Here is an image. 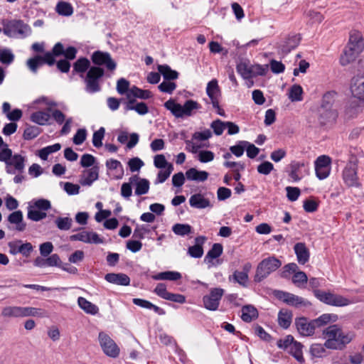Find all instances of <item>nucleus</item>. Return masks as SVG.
<instances>
[{
  "instance_id": "nucleus-1",
  "label": "nucleus",
  "mask_w": 364,
  "mask_h": 364,
  "mask_svg": "<svg viewBox=\"0 0 364 364\" xmlns=\"http://www.w3.org/2000/svg\"><path fill=\"white\" fill-rule=\"evenodd\" d=\"M12 153L8 144H5V147L0 151V161L5 163L7 173H23L26 166V156L19 154L13 155Z\"/></svg>"
},
{
  "instance_id": "nucleus-2",
  "label": "nucleus",
  "mask_w": 364,
  "mask_h": 364,
  "mask_svg": "<svg viewBox=\"0 0 364 364\" xmlns=\"http://www.w3.org/2000/svg\"><path fill=\"white\" fill-rule=\"evenodd\" d=\"M323 333L326 338L324 343L326 348L341 350L350 341V339L343 334L337 325L328 326L324 330Z\"/></svg>"
},
{
  "instance_id": "nucleus-3",
  "label": "nucleus",
  "mask_w": 364,
  "mask_h": 364,
  "mask_svg": "<svg viewBox=\"0 0 364 364\" xmlns=\"http://www.w3.org/2000/svg\"><path fill=\"white\" fill-rule=\"evenodd\" d=\"M343 183L348 188H361L363 184L358 176V161L352 156L344 166L341 173Z\"/></svg>"
},
{
  "instance_id": "nucleus-4",
  "label": "nucleus",
  "mask_w": 364,
  "mask_h": 364,
  "mask_svg": "<svg viewBox=\"0 0 364 364\" xmlns=\"http://www.w3.org/2000/svg\"><path fill=\"white\" fill-rule=\"evenodd\" d=\"M164 107L176 118L191 116L193 110L200 108V105L192 100L186 101L184 105H181L176 103L175 100L170 99L164 103Z\"/></svg>"
},
{
  "instance_id": "nucleus-5",
  "label": "nucleus",
  "mask_w": 364,
  "mask_h": 364,
  "mask_svg": "<svg viewBox=\"0 0 364 364\" xmlns=\"http://www.w3.org/2000/svg\"><path fill=\"white\" fill-rule=\"evenodd\" d=\"M282 263L274 256L263 259L257 265L255 275V282H260L271 273L278 269Z\"/></svg>"
},
{
  "instance_id": "nucleus-6",
  "label": "nucleus",
  "mask_w": 364,
  "mask_h": 364,
  "mask_svg": "<svg viewBox=\"0 0 364 364\" xmlns=\"http://www.w3.org/2000/svg\"><path fill=\"white\" fill-rule=\"evenodd\" d=\"M3 32L10 38H25L31 34L30 26L22 20H10L3 21Z\"/></svg>"
},
{
  "instance_id": "nucleus-7",
  "label": "nucleus",
  "mask_w": 364,
  "mask_h": 364,
  "mask_svg": "<svg viewBox=\"0 0 364 364\" xmlns=\"http://www.w3.org/2000/svg\"><path fill=\"white\" fill-rule=\"evenodd\" d=\"M104 75L105 70L103 68L95 66L90 67L84 78L85 91L90 94L100 92L101 90L100 80Z\"/></svg>"
},
{
  "instance_id": "nucleus-8",
  "label": "nucleus",
  "mask_w": 364,
  "mask_h": 364,
  "mask_svg": "<svg viewBox=\"0 0 364 364\" xmlns=\"http://www.w3.org/2000/svg\"><path fill=\"white\" fill-rule=\"evenodd\" d=\"M314 295L323 303L333 306H346L352 303L348 298L341 295L326 292L324 291L316 289L314 290Z\"/></svg>"
},
{
  "instance_id": "nucleus-9",
  "label": "nucleus",
  "mask_w": 364,
  "mask_h": 364,
  "mask_svg": "<svg viewBox=\"0 0 364 364\" xmlns=\"http://www.w3.org/2000/svg\"><path fill=\"white\" fill-rule=\"evenodd\" d=\"M206 93L210 100L213 107L216 109L217 114L225 117V111L220 107L221 91L218 86L217 80L213 79L208 83L206 87Z\"/></svg>"
},
{
  "instance_id": "nucleus-10",
  "label": "nucleus",
  "mask_w": 364,
  "mask_h": 364,
  "mask_svg": "<svg viewBox=\"0 0 364 364\" xmlns=\"http://www.w3.org/2000/svg\"><path fill=\"white\" fill-rule=\"evenodd\" d=\"M99 342L104 353L110 358H117L119 354V348L116 343L105 332L98 336Z\"/></svg>"
},
{
  "instance_id": "nucleus-11",
  "label": "nucleus",
  "mask_w": 364,
  "mask_h": 364,
  "mask_svg": "<svg viewBox=\"0 0 364 364\" xmlns=\"http://www.w3.org/2000/svg\"><path fill=\"white\" fill-rule=\"evenodd\" d=\"M331 159L327 155L319 156L315 161L316 177L320 180L326 178L331 173Z\"/></svg>"
},
{
  "instance_id": "nucleus-12",
  "label": "nucleus",
  "mask_w": 364,
  "mask_h": 364,
  "mask_svg": "<svg viewBox=\"0 0 364 364\" xmlns=\"http://www.w3.org/2000/svg\"><path fill=\"white\" fill-rule=\"evenodd\" d=\"M223 294L224 290L221 288L212 289L210 294L203 298L205 308L210 311L217 310Z\"/></svg>"
},
{
  "instance_id": "nucleus-13",
  "label": "nucleus",
  "mask_w": 364,
  "mask_h": 364,
  "mask_svg": "<svg viewBox=\"0 0 364 364\" xmlns=\"http://www.w3.org/2000/svg\"><path fill=\"white\" fill-rule=\"evenodd\" d=\"M92 63L96 65V67L105 65L109 70H115L117 67L116 63L112 60L111 55L107 52H102L100 50L95 51L91 55Z\"/></svg>"
},
{
  "instance_id": "nucleus-14",
  "label": "nucleus",
  "mask_w": 364,
  "mask_h": 364,
  "mask_svg": "<svg viewBox=\"0 0 364 364\" xmlns=\"http://www.w3.org/2000/svg\"><path fill=\"white\" fill-rule=\"evenodd\" d=\"M276 296L281 301L292 306L306 307L311 305V303L308 300L289 292L279 291Z\"/></svg>"
},
{
  "instance_id": "nucleus-15",
  "label": "nucleus",
  "mask_w": 364,
  "mask_h": 364,
  "mask_svg": "<svg viewBox=\"0 0 364 364\" xmlns=\"http://www.w3.org/2000/svg\"><path fill=\"white\" fill-rule=\"evenodd\" d=\"M295 325L299 334L303 336H311L314 335L316 328L313 320H309L306 317L296 318Z\"/></svg>"
},
{
  "instance_id": "nucleus-16",
  "label": "nucleus",
  "mask_w": 364,
  "mask_h": 364,
  "mask_svg": "<svg viewBox=\"0 0 364 364\" xmlns=\"http://www.w3.org/2000/svg\"><path fill=\"white\" fill-rule=\"evenodd\" d=\"M73 241H81L85 243L90 244H101L103 243V239L95 232L82 231L79 233L70 236Z\"/></svg>"
},
{
  "instance_id": "nucleus-17",
  "label": "nucleus",
  "mask_w": 364,
  "mask_h": 364,
  "mask_svg": "<svg viewBox=\"0 0 364 364\" xmlns=\"http://www.w3.org/2000/svg\"><path fill=\"white\" fill-rule=\"evenodd\" d=\"M363 110L361 103L357 100H353L346 105L343 115L346 119L355 118Z\"/></svg>"
},
{
  "instance_id": "nucleus-18",
  "label": "nucleus",
  "mask_w": 364,
  "mask_h": 364,
  "mask_svg": "<svg viewBox=\"0 0 364 364\" xmlns=\"http://www.w3.org/2000/svg\"><path fill=\"white\" fill-rule=\"evenodd\" d=\"M350 90L355 97L364 100V75L354 77L352 79Z\"/></svg>"
},
{
  "instance_id": "nucleus-19",
  "label": "nucleus",
  "mask_w": 364,
  "mask_h": 364,
  "mask_svg": "<svg viewBox=\"0 0 364 364\" xmlns=\"http://www.w3.org/2000/svg\"><path fill=\"white\" fill-rule=\"evenodd\" d=\"M338 112L333 108H318V120L323 125L336 122Z\"/></svg>"
},
{
  "instance_id": "nucleus-20",
  "label": "nucleus",
  "mask_w": 364,
  "mask_h": 364,
  "mask_svg": "<svg viewBox=\"0 0 364 364\" xmlns=\"http://www.w3.org/2000/svg\"><path fill=\"white\" fill-rule=\"evenodd\" d=\"M348 46H349L353 50L360 53L364 49V41L362 34L357 31H352L350 33Z\"/></svg>"
},
{
  "instance_id": "nucleus-21",
  "label": "nucleus",
  "mask_w": 364,
  "mask_h": 364,
  "mask_svg": "<svg viewBox=\"0 0 364 364\" xmlns=\"http://www.w3.org/2000/svg\"><path fill=\"white\" fill-rule=\"evenodd\" d=\"M296 259L300 264H305L310 257V252L304 242H297L294 247Z\"/></svg>"
},
{
  "instance_id": "nucleus-22",
  "label": "nucleus",
  "mask_w": 364,
  "mask_h": 364,
  "mask_svg": "<svg viewBox=\"0 0 364 364\" xmlns=\"http://www.w3.org/2000/svg\"><path fill=\"white\" fill-rule=\"evenodd\" d=\"M8 221L11 225H15L14 230L23 232L26 230V224L23 222V213L21 210H16L8 216Z\"/></svg>"
},
{
  "instance_id": "nucleus-23",
  "label": "nucleus",
  "mask_w": 364,
  "mask_h": 364,
  "mask_svg": "<svg viewBox=\"0 0 364 364\" xmlns=\"http://www.w3.org/2000/svg\"><path fill=\"white\" fill-rule=\"evenodd\" d=\"M105 279L117 285L128 286L130 284V278L124 273H108L105 274Z\"/></svg>"
},
{
  "instance_id": "nucleus-24",
  "label": "nucleus",
  "mask_w": 364,
  "mask_h": 364,
  "mask_svg": "<svg viewBox=\"0 0 364 364\" xmlns=\"http://www.w3.org/2000/svg\"><path fill=\"white\" fill-rule=\"evenodd\" d=\"M206 240L205 236H198L195 238L196 244L188 249V254L193 258H200L203 255V245Z\"/></svg>"
},
{
  "instance_id": "nucleus-25",
  "label": "nucleus",
  "mask_w": 364,
  "mask_h": 364,
  "mask_svg": "<svg viewBox=\"0 0 364 364\" xmlns=\"http://www.w3.org/2000/svg\"><path fill=\"white\" fill-rule=\"evenodd\" d=\"M301 36L299 34L288 36L280 46L282 53L284 54L289 53L299 46Z\"/></svg>"
},
{
  "instance_id": "nucleus-26",
  "label": "nucleus",
  "mask_w": 364,
  "mask_h": 364,
  "mask_svg": "<svg viewBox=\"0 0 364 364\" xmlns=\"http://www.w3.org/2000/svg\"><path fill=\"white\" fill-rule=\"evenodd\" d=\"M190 205L198 209H203L211 207L209 199L204 197L201 193H196L189 198Z\"/></svg>"
},
{
  "instance_id": "nucleus-27",
  "label": "nucleus",
  "mask_w": 364,
  "mask_h": 364,
  "mask_svg": "<svg viewBox=\"0 0 364 364\" xmlns=\"http://www.w3.org/2000/svg\"><path fill=\"white\" fill-rule=\"evenodd\" d=\"M84 174H86V176L81 178V185L91 186L92 183L97 181L99 178V167L94 166L88 170L85 171Z\"/></svg>"
},
{
  "instance_id": "nucleus-28",
  "label": "nucleus",
  "mask_w": 364,
  "mask_h": 364,
  "mask_svg": "<svg viewBox=\"0 0 364 364\" xmlns=\"http://www.w3.org/2000/svg\"><path fill=\"white\" fill-rule=\"evenodd\" d=\"M306 163L304 161H294L290 164L291 171L289 176L294 181H299L303 177L301 169L305 168Z\"/></svg>"
},
{
  "instance_id": "nucleus-29",
  "label": "nucleus",
  "mask_w": 364,
  "mask_h": 364,
  "mask_svg": "<svg viewBox=\"0 0 364 364\" xmlns=\"http://www.w3.org/2000/svg\"><path fill=\"white\" fill-rule=\"evenodd\" d=\"M187 179L198 182H203L208 178V173L205 171H198L195 168H191L186 172Z\"/></svg>"
},
{
  "instance_id": "nucleus-30",
  "label": "nucleus",
  "mask_w": 364,
  "mask_h": 364,
  "mask_svg": "<svg viewBox=\"0 0 364 364\" xmlns=\"http://www.w3.org/2000/svg\"><path fill=\"white\" fill-rule=\"evenodd\" d=\"M151 97L152 94L151 91L148 90H142L136 86L131 87L127 94V97L128 100L134 99L135 97L142 100H147Z\"/></svg>"
},
{
  "instance_id": "nucleus-31",
  "label": "nucleus",
  "mask_w": 364,
  "mask_h": 364,
  "mask_svg": "<svg viewBox=\"0 0 364 364\" xmlns=\"http://www.w3.org/2000/svg\"><path fill=\"white\" fill-rule=\"evenodd\" d=\"M135 99H130L126 105L127 110H134L139 114L144 115L149 112V108L144 102H136Z\"/></svg>"
},
{
  "instance_id": "nucleus-32",
  "label": "nucleus",
  "mask_w": 364,
  "mask_h": 364,
  "mask_svg": "<svg viewBox=\"0 0 364 364\" xmlns=\"http://www.w3.org/2000/svg\"><path fill=\"white\" fill-rule=\"evenodd\" d=\"M1 316L5 318L23 317V306H6L1 311Z\"/></svg>"
},
{
  "instance_id": "nucleus-33",
  "label": "nucleus",
  "mask_w": 364,
  "mask_h": 364,
  "mask_svg": "<svg viewBox=\"0 0 364 364\" xmlns=\"http://www.w3.org/2000/svg\"><path fill=\"white\" fill-rule=\"evenodd\" d=\"M350 48H351L348 45L345 48L340 58V63L342 65H347L350 63L355 60L357 56L360 54L359 52L354 51Z\"/></svg>"
},
{
  "instance_id": "nucleus-34",
  "label": "nucleus",
  "mask_w": 364,
  "mask_h": 364,
  "mask_svg": "<svg viewBox=\"0 0 364 364\" xmlns=\"http://www.w3.org/2000/svg\"><path fill=\"white\" fill-rule=\"evenodd\" d=\"M258 316V311L252 305L244 306L242 309L241 318L245 322H251Z\"/></svg>"
},
{
  "instance_id": "nucleus-35",
  "label": "nucleus",
  "mask_w": 364,
  "mask_h": 364,
  "mask_svg": "<svg viewBox=\"0 0 364 364\" xmlns=\"http://www.w3.org/2000/svg\"><path fill=\"white\" fill-rule=\"evenodd\" d=\"M77 304L87 314L95 315L99 311V308L95 304L87 301L84 297H79L77 299Z\"/></svg>"
},
{
  "instance_id": "nucleus-36",
  "label": "nucleus",
  "mask_w": 364,
  "mask_h": 364,
  "mask_svg": "<svg viewBox=\"0 0 364 364\" xmlns=\"http://www.w3.org/2000/svg\"><path fill=\"white\" fill-rule=\"evenodd\" d=\"M157 69L165 80L170 81L178 77V73L172 70L168 65H159Z\"/></svg>"
},
{
  "instance_id": "nucleus-37",
  "label": "nucleus",
  "mask_w": 364,
  "mask_h": 364,
  "mask_svg": "<svg viewBox=\"0 0 364 364\" xmlns=\"http://www.w3.org/2000/svg\"><path fill=\"white\" fill-rule=\"evenodd\" d=\"M292 320V314L287 309H282L278 314V323L283 328H288Z\"/></svg>"
},
{
  "instance_id": "nucleus-38",
  "label": "nucleus",
  "mask_w": 364,
  "mask_h": 364,
  "mask_svg": "<svg viewBox=\"0 0 364 364\" xmlns=\"http://www.w3.org/2000/svg\"><path fill=\"white\" fill-rule=\"evenodd\" d=\"M50 119V114L49 112L44 111H38L32 113L31 115V120L39 125H46L48 124Z\"/></svg>"
},
{
  "instance_id": "nucleus-39",
  "label": "nucleus",
  "mask_w": 364,
  "mask_h": 364,
  "mask_svg": "<svg viewBox=\"0 0 364 364\" xmlns=\"http://www.w3.org/2000/svg\"><path fill=\"white\" fill-rule=\"evenodd\" d=\"M90 68V62L86 58H80L73 64V71L76 73L82 74Z\"/></svg>"
},
{
  "instance_id": "nucleus-40",
  "label": "nucleus",
  "mask_w": 364,
  "mask_h": 364,
  "mask_svg": "<svg viewBox=\"0 0 364 364\" xmlns=\"http://www.w3.org/2000/svg\"><path fill=\"white\" fill-rule=\"evenodd\" d=\"M152 278L154 280L176 281L181 278V274L178 272L166 271L154 275Z\"/></svg>"
},
{
  "instance_id": "nucleus-41",
  "label": "nucleus",
  "mask_w": 364,
  "mask_h": 364,
  "mask_svg": "<svg viewBox=\"0 0 364 364\" xmlns=\"http://www.w3.org/2000/svg\"><path fill=\"white\" fill-rule=\"evenodd\" d=\"M302 348L303 346L301 343L294 341V342L291 344L289 350V353L291 355H293L297 361L300 363L304 362Z\"/></svg>"
},
{
  "instance_id": "nucleus-42",
  "label": "nucleus",
  "mask_w": 364,
  "mask_h": 364,
  "mask_svg": "<svg viewBox=\"0 0 364 364\" xmlns=\"http://www.w3.org/2000/svg\"><path fill=\"white\" fill-rule=\"evenodd\" d=\"M337 97V92L335 91H328L326 92L322 97L320 107L332 108Z\"/></svg>"
},
{
  "instance_id": "nucleus-43",
  "label": "nucleus",
  "mask_w": 364,
  "mask_h": 364,
  "mask_svg": "<svg viewBox=\"0 0 364 364\" xmlns=\"http://www.w3.org/2000/svg\"><path fill=\"white\" fill-rule=\"evenodd\" d=\"M223 247L220 243L213 244L211 249L208 252L205 262H210L213 259L219 257L223 253Z\"/></svg>"
},
{
  "instance_id": "nucleus-44",
  "label": "nucleus",
  "mask_w": 364,
  "mask_h": 364,
  "mask_svg": "<svg viewBox=\"0 0 364 364\" xmlns=\"http://www.w3.org/2000/svg\"><path fill=\"white\" fill-rule=\"evenodd\" d=\"M47 216V214L46 212L41 211L39 210H37L36 208H34L33 206L28 205V213L27 217L28 219L38 222L40 221L44 218H46Z\"/></svg>"
},
{
  "instance_id": "nucleus-45",
  "label": "nucleus",
  "mask_w": 364,
  "mask_h": 364,
  "mask_svg": "<svg viewBox=\"0 0 364 364\" xmlns=\"http://www.w3.org/2000/svg\"><path fill=\"white\" fill-rule=\"evenodd\" d=\"M46 316V311L40 308L35 307H23V317L28 316H37V317H44Z\"/></svg>"
},
{
  "instance_id": "nucleus-46",
  "label": "nucleus",
  "mask_w": 364,
  "mask_h": 364,
  "mask_svg": "<svg viewBox=\"0 0 364 364\" xmlns=\"http://www.w3.org/2000/svg\"><path fill=\"white\" fill-rule=\"evenodd\" d=\"M56 11L59 15L70 16L73 13V8L70 3L60 1L57 4Z\"/></svg>"
},
{
  "instance_id": "nucleus-47",
  "label": "nucleus",
  "mask_w": 364,
  "mask_h": 364,
  "mask_svg": "<svg viewBox=\"0 0 364 364\" xmlns=\"http://www.w3.org/2000/svg\"><path fill=\"white\" fill-rule=\"evenodd\" d=\"M139 179L138 176L134 175L129 178V183H124L121 187V195L125 198H128L132 196V189L131 184L136 182Z\"/></svg>"
},
{
  "instance_id": "nucleus-48",
  "label": "nucleus",
  "mask_w": 364,
  "mask_h": 364,
  "mask_svg": "<svg viewBox=\"0 0 364 364\" xmlns=\"http://www.w3.org/2000/svg\"><path fill=\"white\" fill-rule=\"evenodd\" d=\"M136 183L135 194L137 196L144 195L149 190V181L145 178H139Z\"/></svg>"
},
{
  "instance_id": "nucleus-49",
  "label": "nucleus",
  "mask_w": 364,
  "mask_h": 364,
  "mask_svg": "<svg viewBox=\"0 0 364 364\" xmlns=\"http://www.w3.org/2000/svg\"><path fill=\"white\" fill-rule=\"evenodd\" d=\"M229 280L237 282L242 287H247L248 274H247L245 272L236 270L232 275L229 277Z\"/></svg>"
},
{
  "instance_id": "nucleus-50",
  "label": "nucleus",
  "mask_w": 364,
  "mask_h": 364,
  "mask_svg": "<svg viewBox=\"0 0 364 364\" xmlns=\"http://www.w3.org/2000/svg\"><path fill=\"white\" fill-rule=\"evenodd\" d=\"M29 204L33 206L34 208L43 212H46L51 208L50 202L44 198L32 200Z\"/></svg>"
},
{
  "instance_id": "nucleus-51",
  "label": "nucleus",
  "mask_w": 364,
  "mask_h": 364,
  "mask_svg": "<svg viewBox=\"0 0 364 364\" xmlns=\"http://www.w3.org/2000/svg\"><path fill=\"white\" fill-rule=\"evenodd\" d=\"M61 148L60 144L57 143L53 145L48 146L46 147L43 148L39 151L38 156L43 160H46L48 156L54 152L59 151Z\"/></svg>"
},
{
  "instance_id": "nucleus-52",
  "label": "nucleus",
  "mask_w": 364,
  "mask_h": 364,
  "mask_svg": "<svg viewBox=\"0 0 364 364\" xmlns=\"http://www.w3.org/2000/svg\"><path fill=\"white\" fill-rule=\"evenodd\" d=\"M191 226L188 224L176 223L172 227V231L177 235L185 236L191 232Z\"/></svg>"
},
{
  "instance_id": "nucleus-53",
  "label": "nucleus",
  "mask_w": 364,
  "mask_h": 364,
  "mask_svg": "<svg viewBox=\"0 0 364 364\" xmlns=\"http://www.w3.org/2000/svg\"><path fill=\"white\" fill-rule=\"evenodd\" d=\"M303 89L299 85H294L289 91V98L291 102H298L302 100Z\"/></svg>"
},
{
  "instance_id": "nucleus-54",
  "label": "nucleus",
  "mask_w": 364,
  "mask_h": 364,
  "mask_svg": "<svg viewBox=\"0 0 364 364\" xmlns=\"http://www.w3.org/2000/svg\"><path fill=\"white\" fill-rule=\"evenodd\" d=\"M310 353L314 358H322L325 356L326 350L325 346L320 343H314L310 347Z\"/></svg>"
},
{
  "instance_id": "nucleus-55",
  "label": "nucleus",
  "mask_w": 364,
  "mask_h": 364,
  "mask_svg": "<svg viewBox=\"0 0 364 364\" xmlns=\"http://www.w3.org/2000/svg\"><path fill=\"white\" fill-rule=\"evenodd\" d=\"M308 282V277L305 272L298 271L292 277V282L298 287H302Z\"/></svg>"
},
{
  "instance_id": "nucleus-56",
  "label": "nucleus",
  "mask_w": 364,
  "mask_h": 364,
  "mask_svg": "<svg viewBox=\"0 0 364 364\" xmlns=\"http://www.w3.org/2000/svg\"><path fill=\"white\" fill-rule=\"evenodd\" d=\"M55 223L58 229L61 230H68L72 226L73 220L68 217H59L55 220Z\"/></svg>"
},
{
  "instance_id": "nucleus-57",
  "label": "nucleus",
  "mask_w": 364,
  "mask_h": 364,
  "mask_svg": "<svg viewBox=\"0 0 364 364\" xmlns=\"http://www.w3.org/2000/svg\"><path fill=\"white\" fill-rule=\"evenodd\" d=\"M105 129L104 127H100L97 131L95 132L92 136L93 146L99 148L102 146V139H104Z\"/></svg>"
},
{
  "instance_id": "nucleus-58",
  "label": "nucleus",
  "mask_w": 364,
  "mask_h": 364,
  "mask_svg": "<svg viewBox=\"0 0 364 364\" xmlns=\"http://www.w3.org/2000/svg\"><path fill=\"white\" fill-rule=\"evenodd\" d=\"M41 133V129L36 126H30L27 127L23 132V138L26 140H31L38 136Z\"/></svg>"
},
{
  "instance_id": "nucleus-59",
  "label": "nucleus",
  "mask_w": 364,
  "mask_h": 364,
  "mask_svg": "<svg viewBox=\"0 0 364 364\" xmlns=\"http://www.w3.org/2000/svg\"><path fill=\"white\" fill-rule=\"evenodd\" d=\"M299 271V267L296 263H289L286 264L283 267V270L281 272V277L282 278L287 279L290 277V274L294 273L296 274Z\"/></svg>"
},
{
  "instance_id": "nucleus-60",
  "label": "nucleus",
  "mask_w": 364,
  "mask_h": 364,
  "mask_svg": "<svg viewBox=\"0 0 364 364\" xmlns=\"http://www.w3.org/2000/svg\"><path fill=\"white\" fill-rule=\"evenodd\" d=\"M237 70L244 79L252 77L251 65H248L245 63H241L237 65Z\"/></svg>"
},
{
  "instance_id": "nucleus-61",
  "label": "nucleus",
  "mask_w": 364,
  "mask_h": 364,
  "mask_svg": "<svg viewBox=\"0 0 364 364\" xmlns=\"http://www.w3.org/2000/svg\"><path fill=\"white\" fill-rule=\"evenodd\" d=\"M173 170L172 164L168 165V167L165 170H161L157 174L156 183H162L170 176L171 172Z\"/></svg>"
},
{
  "instance_id": "nucleus-62",
  "label": "nucleus",
  "mask_w": 364,
  "mask_h": 364,
  "mask_svg": "<svg viewBox=\"0 0 364 364\" xmlns=\"http://www.w3.org/2000/svg\"><path fill=\"white\" fill-rule=\"evenodd\" d=\"M159 90L165 93L171 94L176 88V84L173 82L164 80L159 85Z\"/></svg>"
},
{
  "instance_id": "nucleus-63",
  "label": "nucleus",
  "mask_w": 364,
  "mask_h": 364,
  "mask_svg": "<svg viewBox=\"0 0 364 364\" xmlns=\"http://www.w3.org/2000/svg\"><path fill=\"white\" fill-rule=\"evenodd\" d=\"M26 65L28 67V68L31 70V72H33V73H36L38 67L42 65L41 56L36 55L34 58H29L27 60Z\"/></svg>"
},
{
  "instance_id": "nucleus-64",
  "label": "nucleus",
  "mask_w": 364,
  "mask_h": 364,
  "mask_svg": "<svg viewBox=\"0 0 364 364\" xmlns=\"http://www.w3.org/2000/svg\"><path fill=\"white\" fill-rule=\"evenodd\" d=\"M225 125L226 122H223L220 119H216L211 123L210 127L213 129V132L215 135L220 136L225 129Z\"/></svg>"
}]
</instances>
